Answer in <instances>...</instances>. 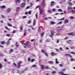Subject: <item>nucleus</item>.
<instances>
[{"instance_id":"f3484780","label":"nucleus","mask_w":75,"mask_h":75,"mask_svg":"<svg viewBox=\"0 0 75 75\" xmlns=\"http://www.w3.org/2000/svg\"><path fill=\"white\" fill-rule=\"evenodd\" d=\"M20 8L19 7H18L17 8L16 10L17 11H20Z\"/></svg>"},{"instance_id":"cd10ccee","label":"nucleus","mask_w":75,"mask_h":75,"mask_svg":"<svg viewBox=\"0 0 75 75\" xmlns=\"http://www.w3.org/2000/svg\"><path fill=\"white\" fill-rule=\"evenodd\" d=\"M35 17L36 18H38V13H36L35 14Z\"/></svg>"},{"instance_id":"39448f33","label":"nucleus","mask_w":75,"mask_h":75,"mask_svg":"<svg viewBox=\"0 0 75 75\" xmlns=\"http://www.w3.org/2000/svg\"><path fill=\"white\" fill-rule=\"evenodd\" d=\"M25 3H22L21 5V7H24L25 6Z\"/></svg>"},{"instance_id":"864d4df0","label":"nucleus","mask_w":75,"mask_h":75,"mask_svg":"<svg viewBox=\"0 0 75 75\" xmlns=\"http://www.w3.org/2000/svg\"><path fill=\"white\" fill-rule=\"evenodd\" d=\"M8 26H9L10 27H13V26L10 24H8Z\"/></svg>"},{"instance_id":"de8ad7c7","label":"nucleus","mask_w":75,"mask_h":75,"mask_svg":"<svg viewBox=\"0 0 75 75\" xmlns=\"http://www.w3.org/2000/svg\"><path fill=\"white\" fill-rule=\"evenodd\" d=\"M71 54H75V53L74 52H71Z\"/></svg>"},{"instance_id":"72a5a7b5","label":"nucleus","mask_w":75,"mask_h":75,"mask_svg":"<svg viewBox=\"0 0 75 75\" xmlns=\"http://www.w3.org/2000/svg\"><path fill=\"white\" fill-rule=\"evenodd\" d=\"M71 11L72 13H74L75 12V11L74 10Z\"/></svg>"},{"instance_id":"052dcab7","label":"nucleus","mask_w":75,"mask_h":75,"mask_svg":"<svg viewBox=\"0 0 75 75\" xmlns=\"http://www.w3.org/2000/svg\"><path fill=\"white\" fill-rule=\"evenodd\" d=\"M5 28L6 29V30L8 29V28L7 26H5Z\"/></svg>"},{"instance_id":"58836bf2","label":"nucleus","mask_w":75,"mask_h":75,"mask_svg":"<svg viewBox=\"0 0 75 75\" xmlns=\"http://www.w3.org/2000/svg\"><path fill=\"white\" fill-rule=\"evenodd\" d=\"M74 59H73V58H72L71 59V61H74Z\"/></svg>"},{"instance_id":"b1692460","label":"nucleus","mask_w":75,"mask_h":75,"mask_svg":"<svg viewBox=\"0 0 75 75\" xmlns=\"http://www.w3.org/2000/svg\"><path fill=\"white\" fill-rule=\"evenodd\" d=\"M58 11H60V12H62V10L61 9H58Z\"/></svg>"},{"instance_id":"f704fd0d","label":"nucleus","mask_w":75,"mask_h":75,"mask_svg":"<svg viewBox=\"0 0 75 75\" xmlns=\"http://www.w3.org/2000/svg\"><path fill=\"white\" fill-rule=\"evenodd\" d=\"M1 16L2 17V18H5V17H4V16L2 15H1Z\"/></svg>"},{"instance_id":"4be33fe9","label":"nucleus","mask_w":75,"mask_h":75,"mask_svg":"<svg viewBox=\"0 0 75 75\" xmlns=\"http://www.w3.org/2000/svg\"><path fill=\"white\" fill-rule=\"evenodd\" d=\"M72 8L71 7V6H68V9H69V10H70L71 9H72Z\"/></svg>"},{"instance_id":"e433bc0d","label":"nucleus","mask_w":75,"mask_h":75,"mask_svg":"<svg viewBox=\"0 0 75 75\" xmlns=\"http://www.w3.org/2000/svg\"><path fill=\"white\" fill-rule=\"evenodd\" d=\"M24 19V18H27V16H24L23 17H22Z\"/></svg>"},{"instance_id":"79ce46f5","label":"nucleus","mask_w":75,"mask_h":75,"mask_svg":"<svg viewBox=\"0 0 75 75\" xmlns=\"http://www.w3.org/2000/svg\"><path fill=\"white\" fill-rule=\"evenodd\" d=\"M32 67H37L36 66V65H35V64H34L32 65Z\"/></svg>"},{"instance_id":"ddd939ff","label":"nucleus","mask_w":75,"mask_h":75,"mask_svg":"<svg viewBox=\"0 0 75 75\" xmlns=\"http://www.w3.org/2000/svg\"><path fill=\"white\" fill-rule=\"evenodd\" d=\"M68 22H69V21L67 19H66L64 21V23H68Z\"/></svg>"},{"instance_id":"f257e3e1","label":"nucleus","mask_w":75,"mask_h":75,"mask_svg":"<svg viewBox=\"0 0 75 75\" xmlns=\"http://www.w3.org/2000/svg\"><path fill=\"white\" fill-rule=\"evenodd\" d=\"M28 42H27L25 43H23V44H24L25 45V46H27V47H29L30 45L28 44Z\"/></svg>"},{"instance_id":"20e7f679","label":"nucleus","mask_w":75,"mask_h":75,"mask_svg":"<svg viewBox=\"0 0 75 75\" xmlns=\"http://www.w3.org/2000/svg\"><path fill=\"white\" fill-rule=\"evenodd\" d=\"M59 74H61V75H66L67 74H65L62 71H60L59 72Z\"/></svg>"},{"instance_id":"8fccbe9b","label":"nucleus","mask_w":75,"mask_h":75,"mask_svg":"<svg viewBox=\"0 0 75 75\" xmlns=\"http://www.w3.org/2000/svg\"><path fill=\"white\" fill-rule=\"evenodd\" d=\"M28 13H29V14L30 15L31 14V11H29Z\"/></svg>"},{"instance_id":"4d7b16f0","label":"nucleus","mask_w":75,"mask_h":75,"mask_svg":"<svg viewBox=\"0 0 75 75\" xmlns=\"http://www.w3.org/2000/svg\"><path fill=\"white\" fill-rule=\"evenodd\" d=\"M70 48H71V49H74V48H75V47H71Z\"/></svg>"},{"instance_id":"f8f14e48","label":"nucleus","mask_w":75,"mask_h":75,"mask_svg":"<svg viewBox=\"0 0 75 75\" xmlns=\"http://www.w3.org/2000/svg\"><path fill=\"white\" fill-rule=\"evenodd\" d=\"M54 1H52L51 2V6H54Z\"/></svg>"},{"instance_id":"ea45409f","label":"nucleus","mask_w":75,"mask_h":75,"mask_svg":"<svg viewBox=\"0 0 75 75\" xmlns=\"http://www.w3.org/2000/svg\"><path fill=\"white\" fill-rule=\"evenodd\" d=\"M35 60V59H32L31 60V62H33Z\"/></svg>"},{"instance_id":"9d476101","label":"nucleus","mask_w":75,"mask_h":75,"mask_svg":"<svg viewBox=\"0 0 75 75\" xmlns=\"http://www.w3.org/2000/svg\"><path fill=\"white\" fill-rule=\"evenodd\" d=\"M36 22V20L34 19L33 21V25L34 26L35 25V22Z\"/></svg>"},{"instance_id":"c9c22d12","label":"nucleus","mask_w":75,"mask_h":75,"mask_svg":"<svg viewBox=\"0 0 75 75\" xmlns=\"http://www.w3.org/2000/svg\"><path fill=\"white\" fill-rule=\"evenodd\" d=\"M45 50H42L41 52L42 53H44Z\"/></svg>"},{"instance_id":"a19ab883","label":"nucleus","mask_w":75,"mask_h":75,"mask_svg":"<svg viewBox=\"0 0 75 75\" xmlns=\"http://www.w3.org/2000/svg\"><path fill=\"white\" fill-rule=\"evenodd\" d=\"M45 55L46 56V57H48V53H45Z\"/></svg>"},{"instance_id":"7c9ffc66","label":"nucleus","mask_w":75,"mask_h":75,"mask_svg":"<svg viewBox=\"0 0 75 75\" xmlns=\"http://www.w3.org/2000/svg\"><path fill=\"white\" fill-rule=\"evenodd\" d=\"M59 67H62L64 66V65L62 64H59Z\"/></svg>"},{"instance_id":"6e6552de","label":"nucleus","mask_w":75,"mask_h":75,"mask_svg":"<svg viewBox=\"0 0 75 75\" xmlns=\"http://www.w3.org/2000/svg\"><path fill=\"white\" fill-rule=\"evenodd\" d=\"M56 54L54 53V52H52L51 53V55L52 56H54V55H56Z\"/></svg>"},{"instance_id":"5fc2aeb1","label":"nucleus","mask_w":75,"mask_h":75,"mask_svg":"<svg viewBox=\"0 0 75 75\" xmlns=\"http://www.w3.org/2000/svg\"><path fill=\"white\" fill-rule=\"evenodd\" d=\"M68 57H69L70 58H71L72 57V56H71V55H70V54H69Z\"/></svg>"},{"instance_id":"a18cd8bd","label":"nucleus","mask_w":75,"mask_h":75,"mask_svg":"<svg viewBox=\"0 0 75 75\" xmlns=\"http://www.w3.org/2000/svg\"><path fill=\"white\" fill-rule=\"evenodd\" d=\"M44 33H43L42 34H41V37H42L43 35H44Z\"/></svg>"},{"instance_id":"c03bdc74","label":"nucleus","mask_w":75,"mask_h":75,"mask_svg":"<svg viewBox=\"0 0 75 75\" xmlns=\"http://www.w3.org/2000/svg\"><path fill=\"white\" fill-rule=\"evenodd\" d=\"M62 21H61V22H59L58 23V24H62Z\"/></svg>"},{"instance_id":"bb28decb","label":"nucleus","mask_w":75,"mask_h":75,"mask_svg":"<svg viewBox=\"0 0 75 75\" xmlns=\"http://www.w3.org/2000/svg\"><path fill=\"white\" fill-rule=\"evenodd\" d=\"M69 3L70 6H72V3L70 2L69 1Z\"/></svg>"},{"instance_id":"aec40b11","label":"nucleus","mask_w":75,"mask_h":75,"mask_svg":"<svg viewBox=\"0 0 75 75\" xmlns=\"http://www.w3.org/2000/svg\"><path fill=\"white\" fill-rule=\"evenodd\" d=\"M31 23V20H29L27 22V23L28 24H30Z\"/></svg>"},{"instance_id":"2f4dec72","label":"nucleus","mask_w":75,"mask_h":75,"mask_svg":"<svg viewBox=\"0 0 75 75\" xmlns=\"http://www.w3.org/2000/svg\"><path fill=\"white\" fill-rule=\"evenodd\" d=\"M18 65L17 67V68H20V67H21V65L20 64H18Z\"/></svg>"},{"instance_id":"e2e57ef3","label":"nucleus","mask_w":75,"mask_h":75,"mask_svg":"<svg viewBox=\"0 0 75 75\" xmlns=\"http://www.w3.org/2000/svg\"><path fill=\"white\" fill-rule=\"evenodd\" d=\"M31 6H27L26 8V9H28L30 8Z\"/></svg>"},{"instance_id":"4468645a","label":"nucleus","mask_w":75,"mask_h":75,"mask_svg":"<svg viewBox=\"0 0 75 75\" xmlns=\"http://www.w3.org/2000/svg\"><path fill=\"white\" fill-rule=\"evenodd\" d=\"M42 13H44V10H42V9H41L40 10V14H42Z\"/></svg>"},{"instance_id":"1a4fd4ad","label":"nucleus","mask_w":75,"mask_h":75,"mask_svg":"<svg viewBox=\"0 0 75 75\" xmlns=\"http://www.w3.org/2000/svg\"><path fill=\"white\" fill-rule=\"evenodd\" d=\"M5 43H6V42L4 41H2L1 42V44L2 45H4Z\"/></svg>"},{"instance_id":"7ed1b4c3","label":"nucleus","mask_w":75,"mask_h":75,"mask_svg":"<svg viewBox=\"0 0 75 75\" xmlns=\"http://www.w3.org/2000/svg\"><path fill=\"white\" fill-rule=\"evenodd\" d=\"M42 6H45V0H43L42 1Z\"/></svg>"},{"instance_id":"69168bd1","label":"nucleus","mask_w":75,"mask_h":75,"mask_svg":"<svg viewBox=\"0 0 75 75\" xmlns=\"http://www.w3.org/2000/svg\"><path fill=\"white\" fill-rule=\"evenodd\" d=\"M13 28H16V29H17V27H16V26H13Z\"/></svg>"},{"instance_id":"a878e982","label":"nucleus","mask_w":75,"mask_h":75,"mask_svg":"<svg viewBox=\"0 0 75 75\" xmlns=\"http://www.w3.org/2000/svg\"><path fill=\"white\" fill-rule=\"evenodd\" d=\"M51 24L53 25L55 24V23L54 22H53L52 21L51 22Z\"/></svg>"},{"instance_id":"6e6d98bb","label":"nucleus","mask_w":75,"mask_h":75,"mask_svg":"<svg viewBox=\"0 0 75 75\" xmlns=\"http://www.w3.org/2000/svg\"><path fill=\"white\" fill-rule=\"evenodd\" d=\"M16 32V30H13V32H12V33L13 34H14L15 33V32Z\"/></svg>"},{"instance_id":"338daca9","label":"nucleus","mask_w":75,"mask_h":75,"mask_svg":"<svg viewBox=\"0 0 75 75\" xmlns=\"http://www.w3.org/2000/svg\"><path fill=\"white\" fill-rule=\"evenodd\" d=\"M70 18L71 19H74V17L73 16H71L70 17Z\"/></svg>"},{"instance_id":"0eeeda50","label":"nucleus","mask_w":75,"mask_h":75,"mask_svg":"<svg viewBox=\"0 0 75 75\" xmlns=\"http://www.w3.org/2000/svg\"><path fill=\"white\" fill-rule=\"evenodd\" d=\"M18 42H16V48H18V47L20 46V45H18Z\"/></svg>"},{"instance_id":"393cba45","label":"nucleus","mask_w":75,"mask_h":75,"mask_svg":"<svg viewBox=\"0 0 75 75\" xmlns=\"http://www.w3.org/2000/svg\"><path fill=\"white\" fill-rule=\"evenodd\" d=\"M31 58L28 57V61H31Z\"/></svg>"},{"instance_id":"3c124183","label":"nucleus","mask_w":75,"mask_h":75,"mask_svg":"<svg viewBox=\"0 0 75 75\" xmlns=\"http://www.w3.org/2000/svg\"><path fill=\"white\" fill-rule=\"evenodd\" d=\"M69 37H67L65 38V40H67V39Z\"/></svg>"},{"instance_id":"423d86ee","label":"nucleus","mask_w":75,"mask_h":75,"mask_svg":"<svg viewBox=\"0 0 75 75\" xmlns=\"http://www.w3.org/2000/svg\"><path fill=\"white\" fill-rule=\"evenodd\" d=\"M55 62H56V64H59V62L58 61V59L57 58H56L55 59Z\"/></svg>"},{"instance_id":"49530a36","label":"nucleus","mask_w":75,"mask_h":75,"mask_svg":"<svg viewBox=\"0 0 75 75\" xmlns=\"http://www.w3.org/2000/svg\"><path fill=\"white\" fill-rule=\"evenodd\" d=\"M13 65H14V66H15V67H17V65L15 63H13Z\"/></svg>"},{"instance_id":"37998d69","label":"nucleus","mask_w":75,"mask_h":75,"mask_svg":"<svg viewBox=\"0 0 75 75\" xmlns=\"http://www.w3.org/2000/svg\"><path fill=\"white\" fill-rule=\"evenodd\" d=\"M51 35H54V32L52 31H51Z\"/></svg>"},{"instance_id":"9b49d317","label":"nucleus","mask_w":75,"mask_h":75,"mask_svg":"<svg viewBox=\"0 0 75 75\" xmlns=\"http://www.w3.org/2000/svg\"><path fill=\"white\" fill-rule=\"evenodd\" d=\"M14 51V50H13V49H11L10 51H9V52L10 54H11V53H12V52H13Z\"/></svg>"},{"instance_id":"c85d7f7f","label":"nucleus","mask_w":75,"mask_h":75,"mask_svg":"<svg viewBox=\"0 0 75 75\" xmlns=\"http://www.w3.org/2000/svg\"><path fill=\"white\" fill-rule=\"evenodd\" d=\"M71 40H69L67 41V43H68L69 44L71 43Z\"/></svg>"},{"instance_id":"774afa93","label":"nucleus","mask_w":75,"mask_h":75,"mask_svg":"<svg viewBox=\"0 0 75 75\" xmlns=\"http://www.w3.org/2000/svg\"><path fill=\"white\" fill-rule=\"evenodd\" d=\"M64 14H66V13H67V11H64Z\"/></svg>"},{"instance_id":"c756f323","label":"nucleus","mask_w":75,"mask_h":75,"mask_svg":"<svg viewBox=\"0 0 75 75\" xmlns=\"http://www.w3.org/2000/svg\"><path fill=\"white\" fill-rule=\"evenodd\" d=\"M23 26H22L20 28V30H21V31H22L23 30Z\"/></svg>"},{"instance_id":"13d9d810","label":"nucleus","mask_w":75,"mask_h":75,"mask_svg":"<svg viewBox=\"0 0 75 75\" xmlns=\"http://www.w3.org/2000/svg\"><path fill=\"white\" fill-rule=\"evenodd\" d=\"M50 42V41L49 40L47 39V40H46V42Z\"/></svg>"},{"instance_id":"a211bd4d","label":"nucleus","mask_w":75,"mask_h":75,"mask_svg":"<svg viewBox=\"0 0 75 75\" xmlns=\"http://www.w3.org/2000/svg\"><path fill=\"white\" fill-rule=\"evenodd\" d=\"M1 7L2 8H6V6L4 5L1 6Z\"/></svg>"},{"instance_id":"473e14b6","label":"nucleus","mask_w":75,"mask_h":75,"mask_svg":"<svg viewBox=\"0 0 75 75\" xmlns=\"http://www.w3.org/2000/svg\"><path fill=\"white\" fill-rule=\"evenodd\" d=\"M3 67L2 66V64L1 63H0V68H2Z\"/></svg>"},{"instance_id":"09e8293b","label":"nucleus","mask_w":75,"mask_h":75,"mask_svg":"<svg viewBox=\"0 0 75 75\" xmlns=\"http://www.w3.org/2000/svg\"><path fill=\"white\" fill-rule=\"evenodd\" d=\"M17 2L18 3H20V1H21L20 0H17Z\"/></svg>"},{"instance_id":"f03ea898","label":"nucleus","mask_w":75,"mask_h":75,"mask_svg":"<svg viewBox=\"0 0 75 75\" xmlns=\"http://www.w3.org/2000/svg\"><path fill=\"white\" fill-rule=\"evenodd\" d=\"M74 33L71 32V33H67V35H74Z\"/></svg>"},{"instance_id":"4c0bfd02","label":"nucleus","mask_w":75,"mask_h":75,"mask_svg":"<svg viewBox=\"0 0 75 75\" xmlns=\"http://www.w3.org/2000/svg\"><path fill=\"white\" fill-rule=\"evenodd\" d=\"M55 73H56V71H54L52 72V74H55Z\"/></svg>"},{"instance_id":"680f3d73","label":"nucleus","mask_w":75,"mask_h":75,"mask_svg":"<svg viewBox=\"0 0 75 75\" xmlns=\"http://www.w3.org/2000/svg\"><path fill=\"white\" fill-rule=\"evenodd\" d=\"M64 18H63L61 19L60 20H64Z\"/></svg>"},{"instance_id":"bf43d9fd","label":"nucleus","mask_w":75,"mask_h":75,"mask_svg":"<svg viewBox=\"0 0 75 75\" xmlns=\"http://www.w3.org/2000/svg\"><path fill=\"white\" fill-rule=\"evenodd\" d=\"M59 50H60V51H62V47H60L59 48Z\"/></svg>"},{"instance_id":"603ef678","label":"nucleus","mask_w":75,"mask_h":75,"mask_svg":"<svg viewBox=\"0 0 75 75\" xmlns=\"http://www.w3.org/2000/svg\"><path fill=\"white\" fill-rule=\"evenodd\" d=\"M6 36H7V37H10V34H7L6 35Z\"/></svg>"},{"instance_id":"412c9836","label":"nucleus","mask_w":75,"mask_h":75,"mask_svg":"<svg viewBox=\"0 0 75 75\" xmlns=\"http://www.w3.org/2000/svg\"><path fill=\"white\" fill-rule=\"evenodd\" d=\"M48 63H49V64H53V61H49L48 62Z\"/></svg>"},{"instance_id":"dca6fc26","label":"nucleus","mask_w":75,"mask_h":75,"mask_svg":"<svg viewBox=\"0 0 75 75\" xmlns=\"http://www.w3.org/2000/svg\"><path fill=\"white\" fill-rule=\"evenodd\" d=\"M23 63V62L21 61H19L18 62V64H19V65H20L21 64H22Z\"/></svg>"},{"instance_id":"5701e85b","label":"nucleus","mask_w":75,"mask_h":75,"mask_svg":"<svg viewBox=\"0 0 75 75\" xmlns=\"http://www.w3.org/2000/svg\"><path fill=\"white\" fill-rule=\"evenodd\" d=\"M47 12L48 13H50V14H51L52 13V11H51V10L48 11Z\"/></svg>"},{"instance_id":"0e129e2a","label":"nucleus","mask_w":75,"mask_h":75,"mask_svg":"<svg viewBox=\"0 0 75 75\" xmlns=\"http://www.w3.org/2000/svg\"><path fill=\"white\" fill-rule=\"evenodd\" d=\"M4 61H5V62H7V61L6 59H4Z\"/></svg>"},{"instance_id":"6ab92c4d","label":"nucleus","mask_w":75,"mask_h":75,"mask_svg":"<svg viewBox=\"0 0 75 75\" xmlns=\"http://www.w3.org/2000/svg\"><path fill=\"white\" fill-rule=\"evenodd\" d=\"M41 69H44V65H41Z\"/></svg>"},{"instance_id":"2eb2a0df","label":"nucleus","mask_w":75,"mask_h":75,"mask_svg":"<svg viewBox=\"0 0 75 75\" xmlns=\"http://www.w3.org/2000/svg\"><path fill=\"white\" fill-rule=\"evenodd\" d=\"M45 69H50V67H48V66H46L45 67Z\"/></svg>"}]
</instances>
